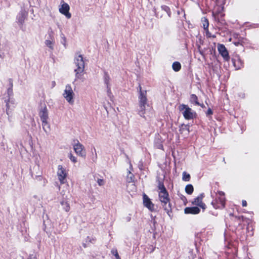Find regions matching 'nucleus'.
Returning <instances> with one entry per match:
<instances>
[{"mask_svg":"<svg viewBox=\"0 0 259 259\" xmlns=\"http://www.w3.org/2000/svg\"><path fill=\"white\" fill-rule=\"evenodd\" d=\"M158 187L159 189V199L161 203L163 208L169 215V212L171 210V206L169 202L170 199L168 193L163 183L160 182Z\"/></svg>","mask_w":259,"mask_h":259,"instance_id":"f257e3e1","label":"nucleus"},{"mask_svg":"<svg viewBox=\"0 0 259 259\" xmlns=\"http://www.w3.org/2000/svg\"><path fill=\"white\" fill-rule=\"evenodd\" d=\"M74 64L76 68L74 69L75 72V81L79 79L81 76L82 73L84 69V62L83 57L81 55H77L74 58Z\"/></svg>","mask_w":259,"mask_h":259,"instance_id":"f03ea898","label":"nucleus"},{"mask_svg":"<svg viewBox=\"0 0 259 259\" xmlns=\"http://www.w3.org/2000/svg\"><path fill=\"white\" fill-rule=\"evenodd\" d=\"M178 109L186 120L193 119L196 116V112L187 105L181 104Z\"/></svg>","mask_w":259,"mask_h":259,"instance_id":"7ed1b4c3","label":"nucleus"},{"mask_svg":"<svg viewBox=\"0 0 259 259\" xmlns=\"http://www.w3.org/2000/svg\"><path fill=\"white\" fill-rule=\"evenodd\" d=\"M63 96L69 104L72 105L74 103V93L70 84H67L65 86Z\"/></svg>","mask_w":259,"mask_h":259,"instance_id":"20e7f679","label":"nucleus"},{"mask_svg":"<svg viewBox=\"0 0 259 259\" xmlns=\"http://www.w3.org/2000/svg\"><path fill=\"white\" fill-rule=\"evenodd\" d=\"M57 175L61 184H64L67 176L66 168L63 167L62 165H59L57 167Z\"/></svg>","mask_w":259,"mask_h":259,"instance_id":"39448f33","label":"nucleus"},{"mask_svg":"<svg viewBox=\"0 0 259 259\" xmlns=\"http://www.w3.org/2000/svg\"><path fill=\"white\" fill-rule=\"evenodd\" d=\"M73 149L76 154L81 157H84L85 155V152L84 146L78 141L76 143L73 145Z\"/></svg>","mask_w":259,"mask_h":259,"instance_id":"423d86ee","label":"nucleus"},{"mask_svg":"<svg viewBox=\"0 0 259 259\" xmlns=\"http://www.w3.org/2000/svg\"><path fill=\"white\" fill-rule=\"evenodd\" d=\"M147 92L146 91H142V88L139 86V104L147 105Z\"/></svg>","mask_w":259,"mask_h":259,"instance_id":"0eeeda50","label":"nucleus"},{"mask_svg":"<svg viewBox=\"0 0 259 259\" xmlns=\"http://www.w3.org/2000/svg\"><path fill=\"white\" fill-rule=\"evenodd\" d=\"M70 7L69 5L65 3L61 5V7L59 8V12L64 15L67 18L69 19L71 17V14L69 12Z\"/></svg>","mask_w":259,"mask_h":259,"instance_id":"6e6552de","label":"nucleus"},{"mask_svg":"<svg viewBox=\"0 0 259 259\" xmlns=\"http://www.w3.org/2000/svg\"><path fill=\"white\" fill-rule=\"evenodd\" d=\"M204 197V194H201L197 197L195 198L194 200L192 202L194 205L199 206L203 209H205L206 208L205 204L203 203L202 199Z\"/></svg>","mask_w":259,"mask_h":259,"instance_id":"1a4fd4ad","label":"nucleus"},{"mask_svg":"<svg viewBox=\"0 0 259 259\" xmlns=\"http://www.w3.org/2000/svg\"><path fill=\"white\" fill-rule=\"evenodd\" d=\"M143 204L145 207L148 208L150 210L152 211L154 209V204L151 200L145 194L143 196Z\"/></svg>","mask_w":259,"mask_h":259,"instance_id":"9d476101","label":"nucleus"},{"mask_svg":"<svg viewBox=\"0 0 259 259\" xmlns=\"http://www.w3.org/2000/svg\"><path fill=\"white\" fill-rule=\"evenodd\" d=\"M218 49L220 54L226 60H228L229 58L228 52L223 45L219 44L218 46Z\"/></svg>","mask_w":259,"mask_h":259,"instance_id":"9b49d317","label":"nucleus"},{"mask_svg":"<svg viewBox=\"0 0 259 259\" xmlns=\"http://www.w3.org/2000/svg\"><path fill=\"white\" fill-rule=\"evenodd\" d=\"M5 101L6 103V112L8 115H9L12 108L14 107L15 101L13 98H9L8 100Z\"/></svg>","mask_w":259,"mask_h":259,"instance_id":"f8f14e48","label":"nucleus"},{"mask_svg":"<svg viewBox=\"0 0 259 259\" xmlns=\"http://www.w3.org/2000/svg\"><path fill=\"white\" fill-rule=\"evenodd\" d=\"M53 31L51 30L49 33L50 39H47L45 40V42L46 46L50 48L51 50H54V45L55 43V40L53 35Z\"/></svg>","mask_w":259,"mask_h":259,"instance_id":"ddd939ff","label":"nucleus"},{"mask_svg":"<svg viewBox=\"0 0 259 259\" xmlns=\"http://www.w3.org/2000/svg\"><path fill=\"white\" fill-rule=\"evenodd\" d=\"M27 17V13L25 11L22 10L18 14L17 17V22L19 25H22Z\"/></svg>","mask_w":259,"mask_h":259,"instance_id":"4468645a","label":"nucleus"},{"mask_svg":"<svg viewBox=\"0 0 259 259\" xmlns=\"http://www.w3.org/2000/svg\"><path fill=\"white\" fill-rule=\"evenodd\" d=\"M110 78L109 76L107 74H105L104 76V83L106 85L107 89V94L109 97L112 100L113 98V95H112L111 90H110Z\"/></svg>","mask_w":259,"mask_h":259,"instance_id":"2eb2a0df","label":"nucleus"},{"mask_svg":"<svg viewBox=\"0 0 259 259\" xmlns=\"http://www.w3.org/2000/svg\"><path fill=\"white\" fill-rule=\"evenodd\" d=\"M39 116L41 121L48 120V111L46 106L41 107L39 112Z\"/></svg>","mask_w":259,"mask_h":259,"instance_id":"dca6fc26","label":"nucleus"},{"mask_svg":"<svg viewBox=\"0 0 259 259\" xmlns=\"http://www.w3.org/2000/svg\"><path fill=\"white\" fill-rule=\"evenodd\" d=\"M200 210V209L197 206L188 207L185 208L184 212L186 214L191 213L196 214L199 213Z\"/></svg>","mask_w":259,"mask_h":259,"instance_id":"f3484780","label":"nucleus"},{"mask_svg":"<svg viewBox=\"0 0 259 259\" xmlns=\"http://www.w3.org/2000/svg\"><path fill=\"white\" fill-rule=\"evenodd\" d=\"M146 105H139V109H138V113L139 114L144 118H146L145 114H146Z\"/></svg>","mask_w":259,"mask_h":259,"instance_id":"a211bd4d","label":"nucleus"},{"mask_svg":"<svg viewBox=\"0 0 259 259\" xmlns=\"http://www.w3.org/2000/svg\"><path fill=\"white\" fill-rule=\"evenodd\" d=\"M190 101L191 103L195 105H200V104L198 102L197 97L194 94H192L191 95Z\"/></svg>","mask_w":259,"mask_h":259,"instance_id":"6ab92c4d","label":"nucleus"},{"mask_svg":"<svg viewBox=\"0 0 259 259\" xmlns=\"http://www.w3.org/2000/svg\"><path fill=\"white\" fill-rule=\"evenodd\" d=\"M42 126L46 133H47L50 130V125L48 122V120H42Z\"/></svg>","mask_w":259,"mask_h":259,"instance_id":"aec40b11","label":"nucleus"},{"mask_svg":"<svg viewBox=\"0 0 259 259\" xmlns=\"http://www.w3.org/2000/svg\"><path fill=\"white\" fill-rule=\"evenodd\" d=\"M219 194L220 196L219 198V201L220 204L221 205L222 207H224L225 206V198L223 197L224 196V193L223 192H219Z\"/></svg>","mask_w":259,"mask_h":259,"instance_id":"412c9836","label":"nucleus"},{"mask_svg":"<svg viewBox=\"0 0 259 259\" xmlns=\"http://www.w3.org/2000/svg\"><path fill=\"white\" fill-rule=\"evenodd\" d=\"M172 67L174 70H175V71H178L181 69V65L178 62H175L172 64Z\"/></svg>","mask_w":259,"mask_h":259,"instance_id":"4be33fe9","label":"nucleus"},{"mask_svg":"<svg viewBox=\"0 0 259 259\" xmlns=\"http://www.w3.org/2000/svg\"><path fill=\"white\" fill-rule=\"evenodd\" d=\"M194 189L192 185H187L185 187V191L188 194H191L193 192Z\"/></svg>","mask_w":259,"mask_h":259,"instance_id":"5701e85b","label":"nucleus"},{"mask_svg":"<svg viewBox=\"0 0 259 259\" xmlns=\"http://www.w3.org/2000/svg\"><path fill=\"white\" fill-rule=\"evenodd\" d=\"M181 131L182 133L185 132L186 135L189 133V126L188 125L183 124L181 127Z\"/></svg>","mask_w":259,"mask_h":259,"instance_id":"b1692460","label":"nucleus"},{"mask_svg":"<svg viewBox=\"0 0 259 259\" xmlns=\"http://www.w3.org/2000/svg\"><path fill=\"white\" fill-rule=\"evenodd\" d=\"M202 22L203 24V28L205 30H207L209 26V23L208 20L205 17L202 19Z\"/></svg>","mask_w":259,"mask_h":259,"instance_id":"393cba45","label":"nucleus"},{"mask_svg":"<svg viewBox=\"0 0 259 259\" xmlns=\"http://www.w3.org/2000/svg\"><path fill=\"white\" fill-rule=\"evenodd\" d=\"M190 179V175L184 171L183 172V180L186 182L189 181Z\"/></svg>","mask_w":259,"mask_h":259,"instance_id":"a878e982","label":"nucleus"},{"mask_svg":"<svg viewBox=\"0 0 259 259\" xmlns=\"http://www.w3.org/2000/svg\"><path fill=\"white\" fill-rule=\"evenodd\" d=\"M134 175L130 172L128 171V174L127 176V182L128 183H131L134 181Z\"/></svg>","mask_w":259,"mask_h":259,"instance_id":"bb28decb","label":"nucleus"},{"mask_svg":"<svg viewBox=\"0 0 259 259\" xmlns=\"http://www.w3.org/2000/svg\"><path fill=\"white\" fill-rule=\"evenodd\" d=\"M61 204L63 206V208L66 211H68L69 210L70 206L67 202L62 201L61 202Z\"/></svg>","mask_w":259,"mask_h":259,"instance_id":"cd10ccee","label":"nucleus"},{"mask_svg":"<svg viewBox=\"0 0 259 259\" xmlns=\"http://www.w3.org/2000/svg\"><path fill=\"white\" fill-rule=\"evenodd\" d=\"M68 157L70 159V160L73 163H76L77 162L76 158L75 156H74L72 153H69Z\"/></svg>","mask_w":259,"mask_h":259,"instance_id":"c85d7f7f","label":"nucleus"},{"mask_svg":"<svg viewBox=\"0 0 259 259\" xmlns=\"http://www.w3.org/2000/svg\"><path fill=\"white\" fill-rule=\"evenodd\" d=\"M97 183L99 186H102L105 184V182L103 179H98L97 180Z\"/></svg>","mask_w":259,"mask_h":259,"instance_id":"c756f323","label":"nucleus"},{"mask_svg":"<svg viewBox=\"0 0 259 259\" xmlns=\"http://www.w3.org/2000/svg\"><path fill=\"white\" fill-rule=\"evenodd\" d=\"M7 94L9 96V98H11V97L13 95V90L12 88H9L7 90Z\"/></svg>","mask_w":259,"mask_h":259,"instance_id":"7c9ffc66","label":"nucleus"},{"mask_svg":"<svg viewBox=\"0 0 259 259\" xmlns=\"http://www.w3.org/2000/svg\"><path fill=\"white\" fill-rule=\"evenodd\" d=\"M112 252L113 254L115 256L116 259H120L117 250H112Z\"/></svg>","mask_w":259,"mask_h":259,"instance_id":"2f4dec72","label":"nucleus"},{"mask_svg":"<svg viewBox=\"0 0 259 259\" xmlns=\"http://www.w3.org/2000/svg\"><path fill=\"white\" fill-rule=\"evenodd\" d=\"M212 113H213L212 111L211 110V109L210 108H209L206 113V114L207 116L212 115Z\"/></svg>","mask_w":259,"mask_h":259,"instance_id":"473e14b6","label":"nucleus"},{"mask_svg":"<svg viewBox=\"0 0 259 259\" xmlns=\"http://www.w3.org/2000/svg\"><path fill=\"white\" fill-rule=\"evenodd\" d=\"M162 8L165 11H166L167 13H168V11H169V9L166 6H162Z\"/></svg>","mask_w":259,"mask_h":259,"instance_id":"72a5a7b5","label":"nucleus"},{"mask_svg":"<svg viewBox=\"0 0 259 259\" xmlns=\"http://www.w3.org/2000/svg\"><path fill=\"white\" fill-rule=\"evenodd\" d=\"M247 205V202L245 200H243L242 201V206L245 207V206H246Z\"/></svg>","mask_w":259,"mask_h":259,"instance_id":"f704fd0d","label":"nucleus"},{"mask_svg":"<svg viewBox=\"0 0 259 259\" xmlns=\"http://www.w3.org/2000/svg\"><path fill=\"white\" fill-rule=\"evenodd\" d=\"M211 204H212V205L213 206V207H214V208H219V207H220V206H217V205H216L215 204L214 202H211Z\"/></svg>","mask_w":259,"mask_h":259,"instance_id":"c9c22d12","label":"nucleus"},{"mask_svg":"<svg viewBox=\"0 0 259 259\" xmlns=\"http://www.w3.org/2000/svg\"><path fill=\"white\" fill-rule=\"evenodd\" d=\"M52 84L53 87H54L55 85V84H56L55 81H53L52 82Z\"/></svg>","mask_w":259,"mask_h":259,"instance_id":"e433bc0d","label":"nucleus"},{"mask_svg":"<svg viewBox=\"0 0 259 259\" xmlns=\"http://www.w3.org/2000/svg\"><path fill=\"white\" fill-rule=\"evenodd\" d=\"M201 107H202V108H204L205 107V106L203 105V104H200V105Z\"/></svg>","mask_w":259,"mask_h":259,"instance_id":"4c0bfd02","label":"nucleus"},{"mask_svg":"<svg viewBox=\"0 0 259 259\" xmlns=\"http://www.w3.org/2000/svg\"><path fill=\"white\" fill-rule=\"evenodd\" d=\"M2 55H0V57H2Z\"/></svg>","mask_w":259,"mask_h":259,"instance_id":"58836bf2","label":"nucleus"},{"mask_svg":"<svg viewBox=\"0 0 259 259\" xmlns=\"http://www.w3.org/2000/svg\"><path fill=\"white\" fill-rule=\"evenodd\" d=\"M2 55H0V57H2Z\"/></svg>","mask_w":259,"mask_h":259,"instance_id":"ea45409f","label":"nucleus"}]
</instances>
